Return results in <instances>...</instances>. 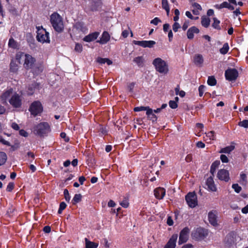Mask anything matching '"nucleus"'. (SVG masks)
<instances>
[{
  "label": "nucleus",
  "mask_w": 248,
  "mask_h": 248,
  "mask_svg": "<svg viewBox=\"0 0 248 248\" xmlns=\"http://www.w3.org/2000/svg\"><path fill=\"white\" fill-rule=\"evenodd\" d=\"M22 99V95L14 92L12 88L7 89L0 95L1 101L3 104H7L8 100L10 105L15 108L21 107Z\"/></svg>",
  "instance_id": "nucleus-1"
},
{
  "label": "nucleus",
  "mask_w": 248,
  "mask_h": 248,
  "mask_svg": "<svg viewBox=\"0 0 248 248\" xmlns=\"http://www.w3.org/2000/svg\"><path fill=\"white\" fill-rule=\"evenodd\" d=\"M16 58L19 63H20L21 59L24 60L23 67L26 69L32 68L36 62L35 59L31 55L20 52L16 53Z\"/></svg>",
  "instance_id": "nucleus-2"
},
{
  "label": "nucleus",
  "mask_w": 248,
  "mask_h": 248,
  "mask_svg": "<svg viewBox=\"0 0 248 248\" xmlns=\"http://www.w3.org/2000/svg\"><path fill=\"white\" fill-rule=\"evenodd\" d=\"M50 21L55 31L62 32L64 30L62 17L57 13H53L50 16Z\"/></svg>",
  "instance_id": "nucleus-3"
},
{
  "label": "nucleus",
  "mask_w": 248,
  "mask_h": 248,
  "mask_svg": "<svg viewBox=\"0 0 248 248\" xmlns=\"http://www.w3.org/2000/svg\"><path fill=\"white\" fill-rule=\"evenodd\" d=\"M153 64L156 71L160 73L166 74L169 71L167 62L160 58H155L153 62Z\"/></svg>",
  "instance_id": "nucleus-4"
},
{
  "label": "nucleus",
  "mask_w": 248,
  "mask_h": 248,
  "mask_svg": "<svg viewBox=\"0 0 248 248\" xmlns=\"http://www.w3.org/2000/svg\"><path fill=\"white\" fill-rule=\"evenodd\" d=\"M36 28L37 29L36 35L37 40L42 43H49L50 39L49 32H47L46 29H44L42 26L37 27Z\"/></svg>",
  "instance_id": "nucleus-5"
},
{
  "label": "nucleus",
  "mask_w": 248,
  "mask_h": 248,
  "mask_svg": "<svg viewBox=\"0 0 248 248\" xmlns=\"http://www.w3.org/2000/svg\"><path fill=\"white\" fill-rule=\"evenodd\" d=\"M34 131L36 132V134L42 136L48 132L49 131V126L47 123H41L34 128Z\"/></svg>",
  "instance_id": "nucleus-6"
},
{
  "label": "nucleus",
  "mask_w": 248,
  "mask_h": 248,
  "mask_svg": "<svg viewBox=\"0 0 248 248\" xmlns=\"http://www.w3.org/2000/svg\"><path fill=\"white\" fill-rule=\"evenodd\" d=\"M186 200L188 206L194 208L198 204L197 195L195 192H189L186 196Z\"/></svg>",
  "instance_id": "nucleus-7"
},
{
  "label": "nucleus",
  "mask_w": 248,
  "mask_h": 248,
  "mask_svg": "<svg viewBox=\"0 0 248 248\" xmlns=\"http://www.w3.org/2000/svg\"><path fill=\"white\" fill-rule=\"evenodd\" d=\"M29 110L31 114L36 116L42 111L43 108L40 102L34 101L31 104Z\"/></svg>",
  "instance_id": "nucleus-8"
},
{
  "label": "nucleus",
  "mask_w": 248,
  "mask_h": 248,
  "mask_svg": "<svg viewBox=\"0 0 248 248\" xmlns=\"http://www.w3.org/2000/svg\"><path fill=\"white\" fill-rule=\"evenodd\" d=\"M225 78L229 81H233L236 79L238 76V73L234 68H229L225 71Z\"/></svg>",
  "instance_id": "nucleus-9"
},
{
  "label": "nucleus",
  "mask_w": 248,
  "mask_h": 248,
  "mask_svg": "<svg viewBox=\"0 0 248 248\" xmlns=\"http://www.w3.org/2000/svg\"><path fill=\"white\" fill-rule=\"evenodd\" d=\"M189 232V229L187 227H185L181 231L178 242L179 245L186 242L188 239Z\"/></svg>",
  "instance_id": "nucleus-10"
},
{
  "label": "nucleus",
  "mask_w": 248,
  "mask_h": 248,
  "mask_svg": "<svg viewBox=\"0 0 248 248\" xmlns=\"http://www.w3.org/2000/svg\"><path fill=\"white\" fill-rule=\"evenodd\" d=\"M133 43L135 45H138L143 47L152 48L155 45L156 43L154 41H136L134 40Z\"/></svg>",
  "instance_id": "nucleus-11"
},
{
  "label": "nucleus",
  "mask_w": 248,
  "mask_h": 248,
  "mask_svg": "<svg viewBox=\"0 0 248 248\" xmlns=\"http://www.w3.org/2000/svg\"><path fill=\"white\" fill-rule=\"evenodd\" d=\"M217 177L219 180L228 182L230 180L229 171L225 169H221L218 170Z\"/></svg>",
  "instance_id": "nucleus-12"
},
{
  "label": "nucleus",
  "mask_w": 248,
  "mask_h": 248,
  "mask_svg": "<svg viewBox=\"0 0 248 248\" xmlns=\"http://www.w3.org/2000/svg\"><path fill=\"white\" fill-rule=\"evenodd\" d=\"M208 220L211 224L214 226H216L217 225V216L216 211H210L208 215Z\"/></svg>",
  "instance_id": "nucleus-13"
},
{
  "label": "nucleus",
  "mask_w": 248,
  "mask_h": 248,
  "mask_svg": "<svg viewBox=\"0 0 248 248\" xmlns=\"http://www.w3.org/2000/svg\"><path fill=\"white\" fill-rule=\"evenodd\" d=\"M177 237V234H175L172 235L164 248H175Z\"/></svg>",
  "instance_id": "nucleus-14"
},
{
  "label": "nucleus",
  "mask_w": 248,
  "mask_h": 248,
  "mask_svg": "<svg viewBox=\"0 0 248 248\" xmlns=\"http://www.w3.org/2000/svg\"><path fill=\"white\" fill-rule=\"evenodd\" d=\"M101 0H93L90 2V9L92 11H97L102 6Z\"/></svg>",
  "instance_id": "nucleus-15"
},
{
  "label": "nucleus",
  "mask_w": 248,
  "mask_h": 248,
  "mask_svg": "<svg viewBox=\"0 0 248 248\" xmlns=\"http://www.w3.org/2000/svg\"><path fill=\"white\" fill-rule=\"evenodd\" d=\"M166 194V190L164 188L157 187L154 190V195L156 198L162 199Z\"/></svg>",
  "instance_id": "nucleus-16"
},
{
  "label": "nucleus",
  "mask_w": 248,
  "mask_h": 248,
  "mask_svg": "<svg viewBox=\"0 0 248 248\" xmlns=\"http://www.w3.org/2000/svg\"><path fill=\"white\" fill-rule=\"evenodd\" d=\"M206 135L203 137L204 141L207 143H211L212 140H216V134L214 131H211L205 133Z\"/></svg>",
  "instance_id": "nucleus-17"
},
{
  "label": "nucleus",
  "mask_w": 248,
  "mask_h": 248,
  "mask_svg": "<svg viewBox=\"0 0 248 248\" xmlns=\"http://www.w3.org/2000/svg\"><path fill=\"white\" fill-rule=\"evenodd\" d=\"M31 69L32 72L34 74L38 75L43 72L44 67L41 63H35L34 65L33 66V67Z\"/></svg>",
  "instance_id": "nucleus-18"
},
{
  "label": "nucleus",
  "mask_w": 248,
  "mask_h": 248,
  "mask_svg": "<svg viewBox=\"0 0 248 248\" xmlns=\"http://www.w3.org/2000/svg\"><path fill=\"white\" fill-rule=\"evenodd\" d=\"M206 185L208 189L212 191H216L217 187L215 185L213 177L210 176L206 180Z\"/></svg>",
  "instance_id": "nucleus-19"
},
{
  "label": "nucleus",
  "mask_w": 248,
  "mask_h": 248,
  "mask_svg": "<svg viewBox=\"0 0 248 248\" xmlns=\"http://www.w3.org/2000/svg\"><path fill=\"white\" fill-rule=\"evenodd\" d=\"M110 39V35L108 32L105 31L103 32L101 37L100 40H98L97 42L101 44H105Z\"/></svg>",
  "instance_id": "nucleus-20"
},
{
  "label": "nucleus",
  "mask_w": 248,
  "mask_h": 248,
  "mask_svg": "<svg viewBox=\"0 0 248 248\" xmlns=\"http://www.w3.org/2000/svg\"><path fill=\"white\" fill-rule=\"evenodd\" d=\"M99 35V32H94L93 33H90L88 35L86 36L84 38L83 40L87 42H92L98 37Z\"/></svg>",
  "instance_id": "nucleus-21"
},
{
  "label": "nucleus",
  "mask_w": 248,
  "mask_h": 248,
  "mask_svg": "<svg viewBox=\"0 0 248 248\" xmlns=\"http://www.w3.org/2000/svg\"><path fill=\"white\" fill-rule=\"evenodd\" d=\"M199 30L196 27L193 26L190 28L187 31V36L189 39H192L194 37V33H198Z\"/></svg>",
  "instance_id": "nucleus-22"
},
{
  "label": "nucleus",
  "mask_w": 248,
  "mask_h": 248,
  "mask_svg": "<svg viewBox=\"0 0 248 248\" xmlns=\"http://www.w3.org/2000/svg\"><path fill=\"white\" fill-rule=\"evenodd\" d=\"M224 243L227 246H230L234 243V238L232 233H229L224 239Z\"/></svg>",
  "instance_id": "nucleus-23"
},
{
  "label": "nucleus",
  "mask_w": 248,
  "mask_h": 248,
  "mask_svg": "<svg viewBox=\"0 0 248 248\" xmlns=\"http://www.w3.org/2000/svg\"><path fill=\"white\" fill-rule=\"evenodd\" d=\"M194 63L199 66H201L203 62V58L201 54H196L194 57Z\"/></svg>",
  "instance_id": "nucleus-24"
},
{
  "label": "nucleus",
  "mask_w": 248,
  "mask_h": 248,
  "mask_svg": "<svg viewBox=\"0 0 248 248\" xmlns=\"http://www.w3.org/2000/svg\"><path fill=\"white\" fill-rule=\"evenodd\" d=\"M216 7L217 9L227 8L231 10H233L234 9L233 6L231 5L229 3L226 1L223 2L220 5H216Z\"/></svg>",
  "instance_id": "nucleus-25"
},
{
  "label": "nucleus",
  "mask_w": 248,
  "mask_h": 248,
  "mask_svg": "<svg viewBox=\"0 0 248 248\" xmlns=\"http://www.w3.org/2000/svg\"><path fill=\"white\" fill-rule=\"evenodd\" d=\"M192 12L194 15H198L199 14L200 11L202 10V7L201 5L196 2L192 3Z\"/></svg>",
  "instance_id": "nucleus-26"
},
{
  "label": "nucleus",
  "mask_w": 248,
  "mask_h": 248,
  "mask_svg": "<svg viewBox=\"0 0 248 248\" xmlns=\"http://www.w3.org/2000/svg\"><path fill=\"white\" fill-rule=\"evenodd\" d=\"M86 248H96L98 246L97 243L89 241L87 238L85 239Z\"/></svg>",
  "instance_id": "nucleus-27"
},
{
  "label": "nucleus",
  "mask_w": 248,
  "mask_h": 248,
  "mask_svg": "<svg viewBox=\"0 0 248 248\" xmlns=\"http://www.w3.org/2000/svg\"><path fill=\"white\" fill-rule=\"evenodd\" d=\"M234 149V146L230 145L225 148H222L219 151L220 153L229 154Z\"/></svg>",
  "instance_id": "nucleus-28"
},
{
  "label": "nucleus",
  "mask_w": 248,
  "mask_h": 248,
  "mask_svg": "<svg viewBox=\"0 0 248 248\" xmlns=\"http://www.w3.org/2000/svg\"><path fill=\"white\" fill-rule=\"evenodd\" d=\"M201 19V24L202 26L204 27L205 28H207L210 25V19L206 16H202Z\"/></svg>",
  "instance_id": "nucleus-29"
},
{
  "label": "nucleus",
  "mask_w": 248,
  "mask_h": 248,
  "mask_svg": "<svg viewBox=\"0 0 248 248\" xmlns=\"http://www.w3.org/2000/svg\"><path fill=\"white\" fill-rule=\"evenodd\" d=\"M144 61V59L141 56L136 57L133 60V62L137 63L139 66H142Z\"/></svg>",
  "instance_id": "nucleus-30"
},
{
  "label": "nucleus",
  "mask_w": 248,
  "mask_h": 248,
  "mask_svg": "<svg viewBox=\"0 0 248 248\" xmlns=\"http://www.w3.org/2000/svg\"><path fill=\"white\" fill-rule=\"evenodd\" d=\"M7 159L6 154L3 152H0V166L3 165Z\"/></svg>",
  "instance_id": "nucleus-31"
},
{
  "label": "nucleus",
  "mask_w": 248,
  "mask_h": 248,
  "mask_svg": "<svg viewBox=\"0 0 248 248\" xmlns=\"http://www.w3.org/2000/svg\"><path fill=\"white\" fill-rule=\"evenodd\" d=\"M8 46L13 49L17 48L18 45L17 42L12 38H10L8 42Z\"/></svg>",
  "instance_id": "nucleus-32"
},
{
  "label": "nucleus",
  "mask_w": 248,
  "mask_h": 248,
  "mask_svg": "<svg viewBox=\"0 0 248 248\" xmlns=\"http://www.w3.org/2000/svg\"><path fill=\"white\" fill-rule=\"evenodd\" d=\"M229 49V46L227 43H225L223 47L219 49V52L222 54H226L227 53Z\"/></svg>",
  "instance_id": "nucleus-33"
},
{
  "label": "nucleus",
  "mask_w": 248,
  "mask_h": 248,
  "mask_svg": "<svg viewBox=\"0 0 248 248\" xmlns=\"http://www.w3.org/2000/svg\"><path fill=\"white\" fill-rule=\"evenodd\" d=\"M162 8L165 10L168 15L170 12V7L167 0H162Z\"/></svg>",
  "instance_id": "nucleus-34"
},
{
  "label": "nucleus",
  "mask_w": 248,
  "mask_h": 248,
  "mask_svg": "<svg viewBox=\"0 0 248 248\" xmlns=\"http://www.w3.org/2000/svg\"><path fill=\"white\" fill-rule=\"evenodd\" d=\"M81 198L82 196L80 194H75L72 201V203L73 204H76L77 203L80 202Z\"/></svg>",
  "instance_id": "nucleus-35"
},
{
  "label": "nucleus",
  "mask_w": 248,
  "mask_h": 248,
  "mask_svg": "<svg viewBox=\"0 0 248 248\" xmlns=\"http://www.w3.org/2000/svg\"><path fill=\"white\" fill-rule=\"evenodd\" d=\"M207 83L210 86H215L217 84V80L214 76H209L208 78Z\"/></svg>",
  "instance_id": "nucleus-36"
},
{
  "label": "nucleus",
  "mask_w": 248,
  "mask_h": 248,
  "mask_svg": "<svg viewBox=\"0 0 248 248\" xmlns=\"http://www.w3.org/2000/svg\"><path fill=\"white\" fill-rule=\"evenodd\" d=\"M10 71L12 72H16L18 70L17 64L14 61H12L10 63Z\"/></svg>",
  "instance_id": "nucleus-37"
},
{
  "label": "nucleus",
  "mask_w": 248,
  "mask_h": 248,
  "mask_svg": "<svg viewBox=\"0 0 248 248\" xmlns=\"http://www.w3.org/2000/svg\"><path fill=\"white\" fill-rule=\"evenodd\" d=\"M214 23L212 24V26L213 28L219 30L220 26H219V23L220 21L218 19H217L216 18H214Z\"/></svg>",
  "instance_id": "nucleus-38"
},
{
  "label": "nucleus",
  "mask_w": 248,
  "mask_h": 248,
  "mask_svg": "<svg viewBox=\"0 0 248 248\" xmlns=\"http://www.w3.org/2000/svg\"><path fill=\"white\" fill-rule=\"evenodd\" d=\"M232 188L237 193H239L242 190L241 187L239 186L237 184H233L232 185Z\"/></svg>",
  "instance_id": "nucleus-39"
},
{
  "label": "nucleus",
  "mask_w": 248,
  "mask_h": 248,
  "mask_svg": "<svg viewBox=\"0 0 248 248\" xmlns=\"http://www.w3.org/2000/svg\"><path fill=\"white\" fill-rule=\"evenodd\" d=\"M66 204L64 202H61L59 209L58 210V213L61 214L62 211L66 208Z\"/></svg>",
  "instance_id": "nucleus-40"
},
{
  "label": "nucleus",
  "mask_w": 248,
  "mask_h": 248,
  "mask_svg": "<svg viewBox=\"0 0 248 248\" xmlns=\"http://www.w3.org/2000/svg\"><path fill=\"white\" fill-rule=\"evenodd\" d=\"M238 125L245 128H248V120H244L239 122Z\"/></svg>",
  "instance_id": "nucleus-41"
},
{
  "label": "nucleus",
  "mask_w": 248,
  "mask_h": 248,
  "mask_svg": "<svg viewBox=\"0 0 248 248\" xmlns=\"http://www.w3.org/2000/svg\"><path fill=\"white\" fill-rule=\"evenodd\" d=\"M63 194L64 195V198L65 200L69 202L70 200V196L67 189H65L64 190Z\"/></svg>",
  "instance_id": "nucleus-42"
},
{
  "label": "nucleus",
  "mask_w": 248,
  "mask_h": 248,
  "mask_svg": "<svg viewBox=\"0 0 248 248\" xmlns=\"http://www.w3.org/2000/svg\"><path fill=\"white\" fill-rule=\"evenodd\" d=\"M169 106L171 108L173 109L176 108L178 107L177 103H176V101H174L173 100L170 101Z\"/></svg>",
  "instance_id": "nucleus-43"
},
{
  "label": "nucleus",
  "mask_w": 248,
  "mask_h": 248,
  "mask_svg": "<svg viewBox=\"0 0 248 248\" xmlns=\"http://www.w3.org/2000/svg\"><path fill=\"white\" fill-rule=\"evenodd\" d=\"M120 205L124 208L128 207V206H129V202H128V200L125 199L123 201L120 202Z\"/></svg>",
  "instance_id": "nucleus-44"
},
{
  "label": "nucleus",
  "mask_w": 248,
  "mask_h": 248,
  "mask_svg": "<svg viewBox=\"0 0 248 248\" xmlns=\"http://www.w3.org/2000/svg\"><path fill=\"white\" fill-rule=\"evenodd\" d=\"M75 50L78 52H81L82 50V46L78 43L76 44Z\"/></svg>",
  "instance_id": "nucleus-45"
},
{
  "label": "nucleus",
  "mask_w": 248,
  "mask_h": 248,
  "mask_svg": "<svg viewBox=\"0 0 248 248\" xmlns=\"http://www.w3.org/2000/svg\"><path fill=\"white\" fill-rule=\"evenodd\" d=\"M180 28V25L177 22H175L172 25V29L174 32H177Z\"/></svg>",
  "instance_id": "nucleus-46"
},
{
  "label": "nucleus",
  "mask_w": 248,
  "mask_h": 248,
  "mask_svg": "<svg viewBox=\"0 0 248 248\" xmlns=\"http://www.w3.org/2000/svg\"><path fill=\"white\" fill-rule=\"evenodd\" d=\"M205 87L204 85H201L199 87V95L202 96L204 92Z\"/></svg>",
  "instance_id": "nucleus-47"
},
{
  "label": "nucleus",
  "mask_w": 248,
  "mask_h": 248,
  "mask_svg": "<svg viewBox=\"0 0 248 248\" xmlns=\"http://www.w3.org/2000/svg\"><path fill=\"white\" fill-rule=\"evenodd\" d=\"M14 188V184L13 183H9L7 185L6 190L7 191H11Z\"/></svg>",
  "instance_id": "nucleus-48"
},
{
  "label": "nucleus",
  "mask_w": 248,
  "mask_h": 248,
  "mask_svg": "<svg viewBox=\"0 0 248 248\" xmlns=\"http://www.w3.org/2000/svg\"><path fill=\"white\" fill-rule=\"evenodd\" d=\"M147 107H143V106H141V107H136L134 108V110L135 111H144L145 110V109H146Z\"/></svg>",
  "instance_id": "nucleus-49"
},
{
  "label": "nucleus",
  "mask_w": 248,
  "mask_h": 248,
  "mask_svg": "<svg viewBox=\"0 0 248 248\" xmlns=\"http://www.w3.org/2000/svg\"><path fill=\"white\" fill-rule=\"evenodd\" d=\"M220 159L223 163H227L229 161L227 156L224 155H220Z\"/></svg>",
  "instance_id": "nucleus-50"
},
{
  "label": "nucleus",
  "mask_w": 248,
  "mask_h": 248,
  "mask_svg": "<svg viewBox=\"0 0 248 248\" xmlns=\"http://www.w3.org/2000/svg\"><path fill=\"white\" fill-rule=\"evenodd\" d=\"M161 20L158 17H155L151 21V23L157 25L159 22H160Z\"/></svg>",
  "instance_id": "nucleus-51"
},
{
  "label": "nucleus",
  "mask_w": 248,
  "mask_h": 248,
  "mask_svg": "<svg viewBox=\"0 0 248 248\" xmlns=\"http://www.w3.org/2000/svg\"><path fill=\"white\" fill-rule=\"evenodd\" d=\"M189 25V22L188 20H186L182 26V29L184 31H186Z\"/></svg>",
  "instance_id": "nucleus-52"
},
{
  "label": "nucleus",
  "mask_w": 248,
  "mask_h": 248,
  "mask_svg": "<svg viewBox=\"0 0 248 248\" xmlns=\"http://www.w3.org/2000/svg\"><path fill=\"white\" fill-rule=\"evenodd\" d=\"M0 142L2 144L10 146L11 144L9 142L3 139L2 137H0Z\"/></svg>",
  "instance_id": "nucleus-53"
},
{
  "label": "nucleus",
  "mask_w": 248,
  "mask_h": 248,
  "mask_svg": "<svg viewBox=\"0 0 248 248\" xmlns=\"http://www.w3.org/2000/svg\"><path fill=\"white\" fill-rule=\"evenodd\" d=\"M146 108L147 109H145V110L146 111V115L148 117H150L151 115L152 114L153 110H152V109L150 108L149 107H147Z\"/></svg>",
  "instance_id": "nucleus-54"
},
{
  "label": "nucleus",
  "mask_w": 248,
  "mask_h": 248,
  "mask_svg": "<svg viewBox=\"0 0 248 248\" xmlns=\"http://www.w3.org/2000/svg\"><path fill=\"white\" fill-rule=\"evenodd\" d=\"M19 133L21 136H23L24 137H27L28 135V133L23 129L20 130Z\"/></svg>",
  "instance_id": "nucleus-55"
},
{
  "label": "nucleus",
  "mask_w": 248,
  "mask_h": 248,
  "mask_svg": "<svg viewBox=\"0 0 248 248\" xmlns=\"http://www.w3.org/2000/svg\"><path fill=\"white\" fill-rule=\"evenodd\" d=\"M197 147L198 148H203L205 147V144L202 141H198L196 144Z\"/></svg>",
  "instance_id": "nucleus-56"
},
{
  "label": "nucleus",
  "mask_w": 248,
  "mask_h": 248,
  "mask_svg": "<svg viewBox=\"0 0 248 248\" xmlns=\"http://www.w3.org/2000/svg\"><path fill=\"white\" fill-rule=\"evenodd\" d=\"M62 138L65 141H69V138L66 136V133L62 132L60 135Z\"/></svg>",
  "instance_id": "nucleus-57"
},
{
  "label": "nucleus",
  "mask_w": 248,
  "mask_h": 248,
  "mask_svg": "<svg viewBox=\"0 0 248 248\" xmlns=\"http://www.w3.org/2000/svg\"><path fill=\"white\" fill-rule=\"evenodd\" d=\"M185 160L187 162H190L192 160V156L191 154H189L186 157Z\"/></svg>",
  "instance_id": "nucleus-58"
},
{
  "label": "nucleus",
  "mask_w": 248,
  "mask_h": 248,
  "mask_svg": "<svg viewBox=\"0 0 248 248\" xmlns=\"http://www.w3.org/2000/svg\"><path fill=\"white\" fill-rule=\"evenodd\" d=\"M220 164V162L219 161H215L211 165V167L212 168H214L215 169H216L218 167V166H219V165Z\"/></svg>",
  "instance_id": "nucleus-59"
},
{
  "label": "nucleus",
  "mask_w": 248,
  "mask_h": 248,
  "mask_svg": "<svg viewBox=\"0 0 248 248\" xmlns=\"http://www.w3.org/2000/svg\"><path fill=\"white\" fill-rule=\"evenodd\" d=\"M170 29V25L168 23H166L163 25V31L165 32H167Z\"/></svg>",
  "instance_id": "nucleus-60"
},
{
  "label": "nucleus",
  "mask_w": 248,
  "mask_h": 248,
  "mask_svg": "<svg viewBox=\"0 0 248 248\" xmlns=\"http://www.w3.org/2000/svg\"><path fill=\"white\" fill-rule=\"evenodd\" d=\"M167 223L169 226H171L173 225V222L170 217H168Z\"/></svg>",
  "instance_id": "nucleus-61"
},
{
  "label": "nucleus",
  "mask_w": 248,
  "mask_h": 248,
  "mask_svg": "<svg viewBox=\"0 0 248 248\" xmlns=\"http://www.w3.org/2000/svg\"><path fill=\"white\" fill-rule=\"evenodd\" d=\"M107 58H98L97 59V62L101 64H103L106 63V60Z\"/></svg>",
  "instance_id": "nucleus-62"
},
{
  "label": "nucleus",
  "mask_w": 248,
  "mask_h": 248,
  "mask_svg": "<svg viewBox=\"0 0 248 248\" xmlns=\"http://www.w3.org/2000/svg\"><path fill=\"white\" fill-rule=\"evenodd\" d=\"M128 34H129L128 31L124 30L123 31V32L122 33V35L124 38H126L128 36Z\"/></svg>",
  "instance_id": "nucleus-63"
},
{
  "label": "nucleus",
  "mask_w": 248,
  "mask_h": 248,
  "mask_svg": "<svg viewBox=\"0 0 248 248\" xmlns=\"http://www.w3.org/2000/svg\"><path fill=\"white\" fill-rule=\"evenodd\" d=\"M242 212L244 214L248 213V205L242 209Z\"/></svg>",
  "instance_id": "nucleus-64"
}]
</instances>
